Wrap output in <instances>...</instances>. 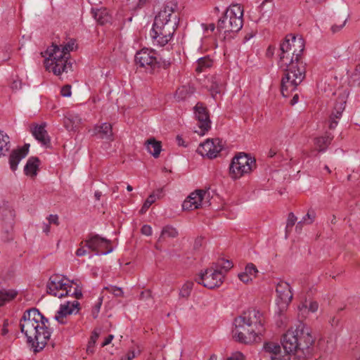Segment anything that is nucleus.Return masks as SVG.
<instances>
[{
    "mask_svg": "<svg viewBox=\"0 0 360 360\" xmlns=\"http://www.w3.org/2000/svg\"><path fill=\"white\" fill-rule=\"evenodd\" d=\"M43 57H45L44 65L46 62H54L57 60H63V58H69L70 54L69 53H64V51L61 49L60 46L57 45L54 43L51 46H49L44 53H41Z\"/></svg>",
    "mask_w": 360,
    "mask_h": 360,
    "instance_id": "obj_19",
    "label": "nucleus"
},
{
    "mask_svg": "<svg viewBox=\"0 0 360 360\" xmlns=\"http://www.w3.org/2000/svg\"><path fill=\"white\" fill-rule=\"evenodd\" d=\"M222 86V82L220 79H217V77H214L212 79V85L210 90L213 97H214V95L221 93Z\"/></svg>",
    "mask_w": 360,
    "mask_h": 360,
    "instance_id": "obj_38",
    "label": "nucleus"
},
{
    "mask_svg": "<svg viewBox=\"0 0 360 360\" xmlns=\"http://www.w3.org/2000/svg\"><path fill=\"white\" fill-rule=\"evenodd\" d=\"M147 2H148V0H139L137 7L142 8Z\"/></svg>",
    "mask_w": 360,
    "mask_h": 360,
    "instance_id": "obj_63",
    "label": "nucleus"
},
{
    "mask_svg": "<svg viewBox=\"0 0 360 360\" xmlns=\"http://www.w3.org/2000/svg\"><path fill=\"white\" fill-rule=\"evenodd\" d=\"M101 305V302H99L95 305V307L92 309V316H94V319H96L98 316V314L99 312Z\"/></svg>",
    "mask_w": 360,
    "mask_h": 360,
    "instance_id": "obj_51",
    "label": "nucleus"
},
{
    "mask_svg": "<svg viewBox=\"0 0 360 360\" xmlns=\"http://www.w3.org/2000/svg\"><path fill=\"white\" fill-rule=\"evenodd\" d=\"M193 283L188 281L184 284L179 292V296L181 297L187 298L189 297L191 292L193 289Z\"/></svg>",
    "mask_w": 360,
    "mask_h": 360,
    "instance_id": "obj_39",
    "label": "nucleus"
},
{
    "mask_svg": "<svg viewBox=\"0 0 360 360\" xmlns=\"http://www.w3.org/2000/svg\"><path fill=\"white\" fill-rule=\"evenodd\" d=\"M135 357L134 351H129L126 355L122 356L120 360H131Z\"/></svg>",
    "mask_w": 360,
    "mask_h": 360,
    "instance_id": "obj_50",
    "label": "nucleus"
},
{
    "mask_svg": "<svg viewBox=\"0 0 360 360\" xmlns=\"http://www.w3.org/2000/svg\"><path fill=\"white\" fill-rule=\"evenodd\" d=\"M135 62L136 65L145 68L146 71L150 73L159 68L160 65L157 53L148 49H143L138 51L135 55Z\"/></svg>",
    "mask_w": 360,
    "mask_h": 360,
    "instance_id": "obj_8",
    "label": "nucleus"
},
{
    "mask_svg": "<svg viewBox=\"0 0 360 360\" xmlns=\"http://www.w3.org/2000/svg\"><path fill=\"white\" fill-rule=\"evenodd\" d=\"M194 114L199 131L195 130L200 136L205 135L211 128V121L207 108L203 103L198 102L194 107Z\"/></svg>",
    "mask_w": 360,
    "mask_h": 360,
    "instance_id": "obj_12",
    "label": "nucleus"
},
{
    "mask_svg": "<svg viewBox=\"0 0 360 360\" xmlns=\"http://www.w3.org/2000/svg\"><path fill=\"white\" fill-rule=\"evenodd\" d=\"M223 149L221 140L219 139H207L205 142L200 144L197 152L202 157L214 158L218 153Z\"/></svg>",
    "mask_w": 360,
    "mask_h": 360,
    "instance_id": "obj_15",
    "label": "nucleus"
},
{
    "mask_svg": "<svg viewBox=\"0 0 360 360\" xmlns=\"http://www.w3.org/2000/svg\"><path fill=\"white\" fill-rule=\"evenodd\" d=\"M176 141H177V143H178L179 146H184V147L186 146V145L184 143L185 142H184V139H182L181 136H176Z\"/></svg>",
    "mask_w": 360,
    "mask_h": 360,
    "instance_id": "obj_59",
    "label": "nucleus"
},
{
    "mask_svg": "<svg viewBox=\"0 0 360 360\" xmlns=\"http://www.w3.org/2000/svg\"><path fill=\"white\" fill-rule=\"evenodd\" d=\"M297 221V217L295 215L290 212L288 214L287 223H286V227H285V235L288 236V234L290 232L292 228L295 224Z\"/></svg>",
    "mask_w": 360,
    "mask_h": 360,
    "instance_id": "obj_41",
    "label": "nucleus"
},
{
    "mask_svg": "<svg viewBox=\"0 0 360 360\" xmlns=\"http://www.w3.org/2000/svg\"><path fill=\"white\" fill-rule=\"evenodd\" d=\"M16 295L17 292L15 290L0 289V307L14 299Z\"/></svg>",
    "mask_w": 360,
    "mask_h": 360,
    "instance_id": "obj_32",
    "label": "nucleus"
},
{
    "mask_svg": "<svg viewBox=\"0 0 360 360\" xmlns=\"http://www.w3.org/2000/svg\"><path fill=\"white\" fill-rule=\"evenodd\" d=\"M75 44V40L71 39L66 44L60 45V46L61 49H63V51H64V53H66V52H67V53H70V51L73 50Z\"/></svg>",
    "mask_w": 360,
    "mask_h": 360,
    "instance_id": "obj_44",
    "label": "nucleus"
},
{
    "mask_svg": "<svg viewBox=\"0 0 360 360\" xmlns=\"http://www.w3.org/2000/svg\"><path fill=\"white\" fill-rule=\"evenodd\" d=\"M86 250L84 248H79L76 251V255L77 257L83 256V255H86Z\"/></svg>",
    "mask_w": 360,
    "mask_h": 360,
    "instance_id": "obj_57",
    "label": "nucleus"
},
{
    "mask_svg": "<svg viewBox=\"0 0 360 360\" xmlns=\"http://www.w3.org/2000/svg\"><path fill=\"white\" fill-rule=\"evenodd\" d=\"M46 124L35 125L31 131L34 138L43 146L49 147L50 146V138L45 129Z\"/></svg>",
    "mask_w": 360,
    "mask_h": 360,
    "instance_id": "obj_22",
    "label": "nucleus"
},
{
    "mask_svg": "<svg viewBox=\"0 0 360 360\" xmlns=\"http://www.w3.org/2000/svg\"><path fill=\"white\" fill-rule=\"evenodd\" d=\"M145 145L148 152L155 158H158L160 156L162 150V144L160 141H158L155 138L152 137L146 141Z\"/></svg>",
    "mask_w": 360,
    "mask_h": 360,
    "instance_id": "obj_25",
    "label": "nucleus"
},
{
    "mask_svg": "<svg viewBox=\"0 0 360 360\" xmlns=\"http://www.w3.org/2000/svg\"><path fill=\"white\" fill-rule=\"evenodd\" d=\"M304 49V39L292 35L287 36L280 45L278 65L285 72L281 80V94L285 97L305 78L306 64L302 58Z\"/></svg>",
    "mask_w": 360,
    "mask_h": 360,
    "instance_id": "obj_2",
    "label": "nucleus"
},
{
    "mask_svg": "<svg viewBox=\"0 0 360 360\" xmlns=\"http://www.w3.org/2000/svg\"><path fill=\"white\" fill-rule=\"evenodd\" d=\"M177 8L176 4L168 2L155 17L150 33L154 44L164 46L172 38L179 21Z\"/></svg>",
    "mask_w": 360,
    "mask_h": 360,
    "instance_id": "obj_4",
    "label": "nucleus"
},
{
    "mask_svg": "<svg viewBox=\"0 0 360 360\" xmlns=\"http://www.w3.org/2000/svg\"><path fill=\"white\" fill-rule=\"evenodd\" d=\"M257 271L256 266L253 264L250 263L246 266L244 272L248 273V275H250V277H255Z\"/></svg>",
    "mask_w": 360,
    "mask_h": 360,
    "instance_id": "obj_43",
    "label": "nucleus"
},
{
    "mask_svg": "<svg viewBox=\"0 0 360 360\" xmlns=\"http://www.w3.org/2000/svg\"><path fill=\"white\" fill-rule=\"evenodd\" d=\"M346 22H347V19H345L344 20V22L339 26H338L337 25H333L331 27V30L333 31V32H338L339 30H340L345 25Z\"/></svg>",
    "mask_w": 360,
    "mask_h": 360,
    "instance_id": "obj_53",
    "label": "nucleus"
},
{
    "mask_svg": "<svg viewBox=\"0 0 360 360\" xmlns=\"http://www.w3.org/2000/svg\"><path fill=\"white\" fill-rule=\"evenodd\" d=\"M29 145H25L23 147L14 150L10 155L9 164L12 171H15L20 161L24 158L28 153Z\"/></svg>",
    "mask_w": 360,
    "mask_h": 360,
    "instance_id": "obj_21",
    "label": "nucleus"
},
{
    "mask_svg": "<svg viewBox=\"0 0 360 360\" xmlns=\"http://www.w3.org/2000/svg\"><path fill=\"white\" fill-rule=\"evenodd\" d=\"M79 311V303L78 301L75 300L72 302H67L64 304H61L59 310L56 314L54 319L60 324H65L67 323L65 319L67 316L72 314H77Z\"/></svg>",
    "mask_w": 360,
    "mask_h": 360,
    "instance_id": "obj_17",
    "label": "nucleus"
},
{
    "mask_svg": "<svg viewBox=\"0 0 360 360\" xmlns=\"http://www.w3.org/2000/svg\"><path fill=\"white\" fill-rule=\"evenodd\" d=\"M123 291L121 288H117L114 285V297L122 296Z\"/></svg>",
    "mask_w": 360,
    "mask_h": 360,
    "instance_id": "obj_55",
    "label": "nucleus"
},
{
    "mask_svg": "<svg viewBox=\"0 0 360 360\" xmlns=\"http://www.w3.org/2000/svg\"><path fill=\"white\" fill-rule=\"evenodd\" d=\"M349 82L353 85L360 86V63L356 65L351 75Z\"/></svg>",
    "mask_w": 360,
    "mask_h": 360,
    "instance_id": "obj_40",
    "label": "nucleus"
},
{
    "mask_svg": "<svg viewBox=\"0 0 360 360\" xmlns=\"http://www.w3.org/2000/svg\"><path fill=\"white\" fill-rule=\"evenodd\" d=\"M112 340V335H109L106 338L105 340H104V342L101 344V346L102 347H104L108 344H110L111 342V341Z\"/></svg>",
    "mask_w": 360,
    "mask_h": 360,
    "instance_id": "obj_58",
    "label": "nucleus"
},
{
    "mask_svg": "<svg viewBox=\"0 0 360 360\" xmlns=\"http://www.w3.org/2000/svg\"><path fill=\"white\" fill-rule=\"evenodd\" d=\"M10 147L9 136L4 131L0 130V158L6 155Z\"/></svg>",
    "mask_w": 360,
    "mask_h": 360,
    "instance_id": "obj_28",
    "label": "nucleus"
},
{
    "mask_svg": "<svg viewBox=\"0 0 360 360\" xmlns=\"http://www.w3.org/2000/svg\"><path fill=\"white\" fill-rule=\"evenodd\" d=\"M1 215L5 223L7 224L10 229H12L15 216L13 211L6 208H2Z\"/></svg>",
    "mask_w": 360,
    "mask_h": 360,
    "instance_id": "obj_36",
    "label": "nucleus"
},
{
    "mask_svg": "<svg viewBox=\"0 0 360 360\" xmlns=\"http://www.w3.org/2000/svg\"><path fill=\"white\" fill-rule=\"evenodd\" d=\"M39 159L35 157L29 158L25 166L24 171L26 175L34 176L37 175V171L39 167Z\"/></svg>",
    "mask_w": 360,
    "mask_h": 360,
    "instance_id": "obj_27",
    "label": "nucleus"
},
{
    "mask_svg": "<svg viewBox=\"0 0 360 360\" xmlns=\"http://www.w3.org/2000/svg\"><path fill=\"white\" fill-rule=\"evenodd\" d=\"M141 233L146 236H150L152 234V229L149 225H143L141 228Z\"/></svg>",
    "mask_w": 360,
    "mask_h": 360,
    "instance_id": "obj_49",
    "label": "nucleus"
},
{
    "mask_svg": "<svg viewBox=\"0 0 360 360\" xmlns=\"http://www.w3.org/2000/svg\"><path fill=\"white\" fill-rule=\"evenodd\" d=\"M348 94L346 92L340 94L336 99L333 110L329 118V128L330 129H335L338 124V120L342 117V114L345 108Z\"/></svg>",
    "mask_w": 360,
    "mask_h": 360,
    "instance_id": "obj_16",
    "label": "nucleus"
},
{
    "mask_svg": "<svg viewBox=\"0 0 360 360\" xmlns=\"http://www.w3.org/2000/svg\"><path fill=\"white\" fill-rule=\"evenodd\" d=\"M68 289H70V288H68ZM70 290H71V288H70ZM70 295H74L75 298L80 299L82 297V293L80 290H78L77 288H75L74 292H72L70 291V293L68 296H70Z\"/></svg>",
    "mask_w": 360,
    "mask_h": 360,
    "instance_id": "obj_52",
    "label": "nucleus"
},
{
    "mask_svg": "<svg viewBox=\"0 0 360 360\" xmlns=\"http://www.w3.org/2000/svg\"><path fill=\"white\" fill-rule=\"evenodd\" d=\"M61 95L64 97H70L72 94L71 85L66 84L61 88Z\"/></svg>",
    "mask_w": 360,
    "mask_h": 360,
    "instance_id": "obj_45",
    "label": "nucleus"
},
{
    "mask_svg": "<svg viewBox=\"0 0 360 360\" xmlns=\"http://www.w3.org/2000/svg\"><path fill=\"white\" fill-rule=\"evenodd\" d=\"M42 229H43V231L45 233L48 234L50 232V224L49 223H48V224L44 223L43 224Z\"/></svg>",
    "mask_w": 360,
    "mask_h": 360,
    "instance_id": "obj_60",
    "label": "nucleus"
},
{
    "mask_svg": "<svg viewBox=\"0 0 360 360\" xmlns=\"http://www.w3.org/2000/svg\"><path fill=\"white\" fill-rule=\"evenodd\" d=\"M6 234H7V236L6 237V238L4 240L6 241L11 240L13 239V236H12V235H9L8 231H6Z\"/></svg>",
    "mask_w": 360,
    "mask_h": 360,
    "instance_id": "obj_64",
    "label": "nucleus"
},
{
    "mask_svg": "<svg viewBox=\"0 0 360 360\" xmlns=\"http://www.w3.org/2000/svg\"><path fill=\"white\" fill-rule=\"evenodd\" d=\"M259 8L262 16L269 18L274 9L273 0H264Z\"/></svg>",
    "mask_w": 360,
    "mask_h": 360,
    "instance_id": "obj_30",
    "label": "nucleus"
},
{
    "mask_svg": "<svg viewBox=\"0 0 360 360\" xmlns=\"http://www.w3.org/2000/svg\"><path fill=\"white\" fill-rule=\"evenodd\" d=\"M238 278L241 281H243L245 283H248L252 279V278L250 277V275H248V273L245 272H243L238 274Z\"/></svg>",
    "mask_w": 360,
    "mask_h": 360,
    "instance_id": "obj_47",
    "label": "nucleus"
},
{
    "mask_svg": "<svg viewBox=\"0 0 360 360\" xmlns=\"http://www.w3.org/2000/svg\"><path fill=\"white\" fill-rule=\"evenodd\" d=\"M86 246L94 252L96 255H107L112 252L111 241L98 235L91 236L85 240Z\"/></svg>",
    "mask_w": 360,
    "mask_h": 360,
    "instance_id": "obj_14",
    "label": "nucleus"
},
{
    "mask_svg": "<svg viewBox=\"0 0 360 360\" xmlns=\"http://www.w3.org/2000/svg\"><path fill=\"white\" fill-rule=\"evenodd\" d=\"M212 60L208 56L200 58L198 60V64L195 70L198 72H203L205 69L212 65Z\"/></svg>",
    "mask_w": 360,
    "mask_h": 360,
    "instance_id": "obj_35",
    "label": "nucleus"
},
{
    "mask_svg": "<svg viewBox=\"0 0 360 360\" xmlns=\"http://www.w3.org/2000/svg\"><path fill=\"white\" fill-rule=\"evenodd\" d=\"M223 281L224 274L221 271H218L215 268H212V265L195 278V281L198 283L202 284L204 287L209 289L219 287L221 285Z\"/></svg>",
    "mask_w": 360,
    "mask_h": 360,
    "instance_id": "obj_9",
    "label": "nucleus"
},
{
    "mask_svg": "<svg viewBox=\"0 0 360 360\" xmlns=\"http://www.w3.org/2000/svg\"><path fill=\"white\" fill-rule=\"evenodd\" d=\"M49 320L36 308L26 310L20 321L21 332L27 342L34 347V352L41 350L51 337Z\"/></svg>",
    "mask_w": 360,
    "mask_h": 360,
    "instance_id": "obj_3",
    "label": "nucleus"
},
{
    "mask_svg": "<svg viewBox=\"0 0 360 360\" xmlns=\"http://www.w3.org/2000/svg\"><path fill=\"white\" fill-rule=\"evenodd\" d=\"M243 9L240 5L234 4L228 8L224 15L219 19L218 32H237L243 27Z\"/></svg>",
    "mask_w": 360,
    "mask_h": 360,
    "instance_id": "obj_5",
    "label": "nucleus"
},
{
    "mask_svg": "<svg viewBox=\"0 0 360 360\" xmlns=\"http://www.w3.org/2000/svg\"><path fill=\"white\" fill-rule=\"evenodd\" d=\"M44 65L48 71L52 72L56 76H60L63 72L72 71V63L70 58L54 62L48 61Z\"/></svg>",
    "mask_w": 360,
    "mask_h": 360,
    "instance_id": "obj_18",
    "label": "nucleus"
},
{
    "mask_svg": "<svg viewBox=\"0 0 360 360\" xmlns=\"http://www.w3.org/2000/svg\"><path fill=\"white\" fill-rule=\"evenodd\" d=\"M227 360H244V356L242 353L237 352L233 353Z\"/></svg>",
    "mask_w": 360,
    "mask_h": 360,
    "instance_id": "obj_48",
    "label": "nucleus"
},
{
    "mask_svg": "<svg viewBox=\"0 0 360 360\" xmlns=\"http://www.w3.org/2000/svg\"><path fill=\"white\" fill-rule=\"evenodd\" d=\"M250 326L241 316L236 317L234 319V328L232 330L233 338L243 343L255 341L258 335Z\"/></svg>",
    "mask_w": 360,
    "mask_h": 360,
    "instance_id": "obj_7",
    "label": "nucleus"
},
{
    "mask_svg": "<svg viewBox=\"0 0 360 360\" xmlns=\"http://www.w3.org/2000/svg\"><path fill=\"white\" fill-rule=\"evenodd\" d=\"M93 135L99 139L110 140L112 136V126L110 123L105 122L100 126H96L93 130Z\"/></svg>",
    "mask_w": 360,
    "mask_h": 360,
    "instance_id": "obj_24",
    "label": "nucleus"
},
{
    "mask_svg": "<svg viewBox=\"0 0 360 360\" xmlns=\"http://www.w3.org/2000/svg\"><path fill=\"white\" fill-rule=\"evenodd\" d=\"M91 13L98 24L101 25H111L112 16L105 8H92Z\"/></svg>",
    "mask_w": 360,
    "mask_h": 360,
    "instance_id": "obj_23",
    "label": "nucleus"
},
{
    "mask_svg": "<svg viewBox=\"0 0 360 360\" xmlns=\"http://www.w3.org/2000/svg\"><path fill=\"white\" fill-rule=\"evenodd\" d=\"M298 99H299L298 95L295 94L293 96V98H292V100L290 101L291 105H295V103H297L298 102Z\"/></svg>",
    "mask_w": 360,
    "mask_h": 360,
    "instance_id": "obj_61",
    "label": "nucleus"
},
{
    "mask_svg": "<svg viewBox=\"0 0 360 360\" xmlns=\"http://www.w3.org/2000/svg\"><path fill=\"white\" fill-rule=\"evenodd\" d=\"M212 268H215L218 271H221L224 276L232 267L233 263L229 259L219 258L216 262H212Z\"/></svg>",
    "mask_w": 360,
    "mask_h": 360,
    "instance_id": "obj_26",
    "label": "nucleus"
},
{
    "mask_svg": "<svg viewBox=\"0 0 360 360\" xmlns=\"http://www.w3.org/2000/svg\"><path fill=\"white\" fill-rule=\"evenodd\" d=\"M210 193L204 190H195L192 192L184 201L182 208L184 210H193L202 206L209 205Z\"/></svg>",
    "mask_w": 360,
    "mask_h": 360,
    "instance_id": "obj_10",
    "label": "nucleus"
},
{
    "mask_svg": "<svg viewBox=\"0 0 360 360\" xmlns=\"http://www.w3.org/2000/svg\"><path fill=\"white\" fill-rule=\"evenodd\" d=\"M202 240H203V238L202 237H198L195 240V243H194V248L195 249H198L200 248L202 245Z\"/></svg>",
    "mask_w": 360,
    "mask_h": 360,
    "instance_id": "obj_54",
    "label": "nucleus"
},
{
    "mask_svg": "<svg viewBox=\"0 0 360 360\" xmlns=\"http://www.w3.org/2000/svg\"><path fill=\"white\" fill-rule=\"evenodd\" d=\"M99 336V333H97L96 330H94L91 335V338H90V340L89 341V343H88V347H87V352H93V347L94 346V345L96 344V342L98 339Z\"/></svg>",
    "mask_w": 360,
    "mask_h": 360,
    "instance_id": "obj_42",
    "label": "nucleus"
},
{
    "mask_svg": "<svg viewBox=\"0 0 360 360\" xmlns=\"http://www.w3.org/2000/svg\"><path fill=\"white\" fill-rule=\"evenodd\" d=\"M72 285L65 283L62 276L54 274L49 278L46 285V291L49 294L61 298L68 296L70 293Z\"/></svg>",
    "mask_w": 360,
    "mask_h": 360,
    "instance_id": "obj_11",
    "label": "nucleus"
},
{
    "mask_svg": "<svg viewBox=\"0 0 360 360\" xmlns=\"http://www.w3.org/2000/svg\"><path fill=\"white\" fill-rule=\"evenodd\" d=\"M162 191V189H158L157 191V194H155V193H152L150 194L148 198L146 200V201L144 202L141 209L140 210V212L141 214H143L145 213L148 209L150 207V206L153 203L155 202V200H156V196L157 198H160V194Z\"/></svg>",
    "mask_w": 360,
    "mask_h": 360,
    "instance_id": "obj_34",
    "label": "nucleus"
},
{
    "mask_svg": "<svg viewBox=\"0 0 360 360\" xmlns=\"http://www.w3.org/2000/svg\"><path fill=\"white\" fill-rule=\"evenodd\" d=\"M333 136L330 134H327L323 136L319 137L315 140V145L319 152H323L330 144Z\"/></svg>",
    "mask_w": 360,
    "mask_h": 360,
    "instance_id": "obj_29",
    "label": "nucleus"
},
{
    "mask_svg": "<svg viewBox=\"0 0 360 360\" xmlns=\"http://www.w3.org/2000/svg\"><path fill=\"white\" fill-rule=\"evenodd\" d=\"M178 236V231L175 228L171 226H166L162 230L161 235L158 239V242L164 240L166 238H176Z\"/></svg>",
    "mask_w": 360,
    "mask_h": 360,
    "instance_id": "obj_33",
    "label": "nucleus"
},
{
    "mask_svg": "<svg viewBox=\"0 0 360 360\" xmlns=\"http://www.w3.org/2000/svg\"><path fill=\"white\" fill-rule=\"evenodd\" d=\"M255 165V160L246 154H240L235 156L229 167V174L232 179H236L245 174L250 173L253 166Z\"/></svg>",
    "mask_w": 360,
    "mask_h": 360,
    "instance_id": "obj_6",
    "label": "nucleus"
},
{
    "mask_svg": "<svg viewBox=\"0 0 360 360\" xmlns=\"http://www.w3.org/2000/svg\"><path fill=\"white\" fill-rule=\"evenodd\" d=\"M205 30H210L213 32L215 30V25L214 23H210L206 25Z\"/></svg>",
    "mask_w": 360,
    "mask_h": 360,
    "instance_id": "obj_62",
    "label": "nucleus"
},
{
    "mask_svg": "<svg viewBox=\"0 0 360 360\" xmlns=\"http://www.w3.org/2000/svg\"><path fill=\"white\" fill-rule=\"evenodd\" d=\"M318 308L319 304L316 301L310 302L309 306L306 303H303L298 307L299 314L302 315V317H305L307 311L315 312L318 310Z\"/></svg>",
    "mask_w": 360,
    "mask_h": 360,
    "instance_id": "obj_31",
    "label": "nucleus"
},
{
    "mask_svg": "<svg viewBox=\"0 0 360 360\" xmlns=\"http://www.w3.org/2000/svg\"><path fill=\"white\" fill-rule=\"evenodd\" d=\"M281 344L283 351L276 342H269L264 345V352L271 360H290L291 356L300 360L305 359L313 352L314 338L311 329L304 323L299 322L283 335Z\"/></svg>",
    "mask_w": 360,
    "mask_h": 360,
    "instance_id": "obj_1",
    "label": "nucleus"
},
{
    "mask_svg": "<svg viewBox=\"0 0 360 360\" xmlns=\"http://www.w3.org/2000/svg\"><path fill=\"white\" fill-rule=\"evenodd\" d=\"M241 317L255 331L257 335H261L264 331V317L262 312L255 309H250L244 311Z\"/></svg>",
    "mask_w": 360,
    "mask_h": 360,
    "instance_id": "obj_13",
    "label": "nucleus"
},
{
    "mask_svg": "<svg viewBox=\"0 0 360 360\" xmlns=\"http://www.w3.org/2000/svg\"><path fill=\"white\" fill-rule=\"evenodd\" d=\"M12 89H18L21 88V82L18 80H14L11 84Z\"/></svg>",
    "mask_w": 360,
    "mask_h": 360,
    "instance_id": "obj_56",
    "label": "nucleus"
},
{
    "mask_svg": "<svg viewBox=\"0 0 360 360\" xmlns=\"http://www.w3.org/2000/svg\"><path fill=\"white\" fill-rule=\"evenodd\" d=\"M278 297L281 301L288 305L292 299V292L290 285L287 282L281 281L278 283L276 289Z\"/></svg>",
    "mask_w": 360,
    "mask_h": 360,
    "instance_id": "obj_20",
    "label": "nucleus"
},
{
    "mask_svg": "<svg viewBox=\"0 0 360 360\" xmlns=\"http://www.w3.org/2000/svg\"><path fill=\"white\" fill-rule=\"evenodd\" d=\"M315 217L316 214L314 211L309 210L307 214L304 217H303L302 219L297 223L295 229L297 230L299 226H300L301 224L308 225L312 224L315 219Z\"/></svg>",
    "mask_w": 360,
    "mask_h": 360,
    "instance_id": "obj_37",
    "label": "nucleus"
},
{
    "mask_svg": "<svg viewBox=\"0 0 360 360\" xmlns=\"http://www.w3.org/2000/svg\"><path fill=\"white\" fill-rule=\"evenodd\" d=\"M47 220L50 224H53L56 226L59 225V219L58 216L57 214H50L47 217Z\"/></svg>",
    "mask_w": 360,
    "mask_h": 360,
    "instance_id": "obj_46",
    "label": "nucleus"
}]
</instances>
